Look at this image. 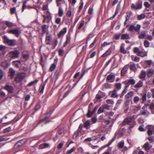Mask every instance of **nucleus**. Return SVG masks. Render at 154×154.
<instances>
[{"mask_svg": "<svg viewBox=\"0 0 154 154\" xmlns=\"http://www.w3.org/2000/svg\"><path fill=\"white\" fill-rule=\"evenodd\" d=\"M97 41V38H94L93 42L89 46V48H93L95 44L96 43Z\"/></svg>", "mask_w": 154, "mask_h": 154, "instance_id": "c03bdc74", "label": "nucleus"}, {"mask_svg": "<svg viewBox=\"0 0 154 154\" xmlns=\"http://www.w3.org/2000/svg\"><path fill=\"white\" fill-rule=\"evenodd\" d=\"M146 75V72L144 70H142L139 75V78L140 79H143L144 80H145Z\"/></svg>", "mask_w": 154, "mask_h": 154, "instance_id": "f3484780", "label": "nucleus"}, {"mask_svg": "<svg viewBox=\"0 0 154 154\" xmlns=\"http://www.w3.org/2000/svg\"><path fill=\"white\" fill-rule=\"evenodd\" d=\"M90 125V120H87L84 124V127L86 129H88V127Z\"/></svg>", "mask_w": 154, "mask_h": 154, "instance_id": "f704fd0d", "label": "nucleus"}, {"mask_svg": "<svg viewBox=\"0 0 154 154\" xmlns=\"http://www.w3.org/2000/svg\"><path fill=\"white\" fill-rule=\"evenodd\" d=\"M112 51L110 48H109L101 56V57H104L110 55L112 53Z\"/></svg>", "mask_w": 154, "mask_h": 154, "instance_id": "5701e85b", "label": "nucleus"}, {"mask_svg": "<svg viewBox=\"0 0 154 154\" xmlns=\"http://www.w3.org/2000/svg\"><path fill=\"white\" fill-rule=\"evenodd\" d=\"M120 50V52L124 54H125L127 53V51L122 46H121Z\"/></svg>", "mask_w": 154, "mask_h": 154, "instance_id": "603ef678", "label": "nucleus"}, {"mask_svg": "<svg viewBox=\"0 0 154 154\" xmlns=\"http://www.w3.org/2000/svg\"><path fill=\"white\" fill-rule=\"evenodd\" d=\"M130 123H135V122L132 117H128L125 119L122 123V125H125L127 124H129Z\"/></svg>", "mask_w": 154, "mask_h": 154, "instance_id": "39448f33", "label": "nucleus"}, {"mask_svg": "<svg viewBox=\"0 0 154 154\" xmlns=\"http://www.w3.org/2000/svg\"><path fill=\"white\" fill-rule=\"evenodd\" d=\"M112 93L111 95V97L112 98H116L118 97L119 95L117 93V91L116 90H114L112 91Z\"/></svg>", "mask_w": 154, "mask_h": 154, "instance_id": "c756f323", "label": "nucleus"}, {"mask_svg": "<svg viewBox=\"0 0 154 154\" xmlns=\"http://www.w3.org/2000/svg\"><path fill=\"white\" fill-rule=\"evenodd\" d=\"M121 35V34L120 33L116 34L114 36L113 38L114 39L118 40L119 39Z\"/></svg>", "mask_w": 154, "mask_h": 154, "instance_id": "5fc2aeb1", "label": "nucleus"}, {"mask_svg": "<svg viewBox=\"0 0 154 154\" xmlns=\"http://www.w3.org/2000/svg\"><path fill=\"white\" fill-rule=\"evenodd\" d=\"M67 31V28L66 27H64L61 30L57 35L58 38H60L61 36H63Z\"/></svg>", "mask_w": 154, "mask_h": 154, "instance_id": "dca6fc26", "label": "nucleus"}, {"mask_svg": "<svg viewBox=\"0 0 154 154\" xmlns=\"http://www.w3.org/2000/svg\"><path fill=\"white\" fill-rule=\"evenodd\" d=\"M124 145V141L123 140L121 141L118 144V146L120 148H123Z\"/></svg>", "mask_w": 154, "mask_h": 154, "instance_id": "09e8293b", "label": "nucleus"}, {"mask_svg": "<svg viewBox=\"0 0 154 154\" xmlns=\"http://www.w3.org/2000/svg\"><path fill=\"white\" fill-rule=\"evenodd\" d=\"M4 42L5 43H7L8 45L11 46H14L16 44V40L13 39H9L6 36L3 37Z\"/></svg>", "mask_w": 154, "mask_h": 154, "instance_id": "f03ea898", "label": "nucleus"}, {"mask_svg": "<svg viewBox=\"0 0 154 154\" xmlns=\"http://www.w3.org/2000/svg\"><path fill=\"white\" fill-rule=\"evenodd\" d=\"M47 28V26L45 24H44L42 26L41 29H42V34H45L46 32Z\"/></svg>", "mask_w": 154, "mask_h": 154, "instance_id": "72a5a7b5", "label": "nucleus"}, {"mask_svg": "<svg viewBox=\"0 0 154 154\" xmlns=\"http://www.w3.org/2000/svg\"><path fill=\"white\" fill-rule=\"evenodd\" d=\"M26 3L27 1H24L23 2L22 7V11H23L26 8H27Z\"/></svg>", "mask_w": 154, "mask_h": 154, "instance_id": "8fccbe9b", "label": "nucleus"}, {"mask_svg": "<svg viewBox=\"0 0 154 154\" xmlns=\"http://www.w3.org/2000/svg\"><path fill=\"white\" fill-rule=\"evenodd\" d=\"M4 88L7 90L9 93H12L14 92V88L12 86L6 85L4 87Z\"/></svg>", "mask_w": 154, "mask_h": 154, "instance_id": "4468645a", "label": "nucleus"}, {"mask_svg": "<svg viewBox=\"0 0 154 154\" xmlns=\"http://www.w3.org/2000/svg\"><path fill=\"white\" fill-rule=\"evenodd\" d=\"M145 17V15L143 14L140 15H138L137 17V19L139 20H141L143 19Z\"/></svg>", "mask_w": 154, "mask_h": 154, "instance_id": "37998d69", "label": "nucleus"}, {"mask_svg": "<svg viewBox=\"0 0 154 154\" xmlns=\"http://www.w3.org/2000/svg\"><path fill=\"white\" fill-rule=\"evenodd\" d=\"M129 103H125L124 104H125V109L124 112V113H127L128 112L129 108Z\"/></svg>", "mask_w": 154, "mask_h": 154, "instance_id": "473e14b6", "label": "nucleus"}, {"mask_svg": "<svg viewBox=\"0 0 154 154\" xmlns=\"http://www.w3.org/2000/svg\"><path fill=\"white\" fill-rule=\"evenodd\" d=\"M85 22L83 20H81L80 22L78 28V29H80L84 25Z\"/></svg>", "mask_w": 154, "mask_h": 154, "instance_id": "79ce46f5", "label": "nucleus"}, {"mask_svg": "<svg viewBox=\"0 0 154 154\" xmlns=\"http://www.w3.org/2000/svg\"><path fill=\"white\" fill-rule=\"evenodd\" d=\"M106 102L107 103V104L110 105L114 104V102L113 100L112 99H108L106 100Z\"/></svg>", "mask_w": 154, "mask_h": 154, "instance_id": "3c124183", "label": "nucleus"}, {"mask_svg": "<svg viewBox=\"0 0 154 154\" xmlns=\"http://www.w3.org/2000/svg\"><path fill=\"white\" fill-rule=\"evenodd\" d=\"M75 147H73L70 149L67 150L66 154H71L75 151Z\"/></svg>", "mask_w": 154, "mask_h": 154, "instance_id": "e433bc0d", "label": "nucleus"}, {"mask_svg": "<svg viewBox=\"0 0 154 154\" xmlns=\"http://www.w3.org/2000/svg\"><path fill=\"white\" fill-rule=\"evenodd\" d=\"M146 35V32L144 31H142L141 32L140 34L138 36L139 38L140 39H143L145 37Z\"/></svg>", "mask_w": 154, "mask_h": 154, "instance_id": "c9c22d12", "label": "nucleus"}, {"mask_svg": "<svg viewBox=\"0 0 154 154\" xmlns=\"http://www.w3.org/2000/svg\"><path fill=\"white\" fill-rule=\"evenodd\" d=\"M128 82L129 84L132 85H134L136 82L133 79H129Z\"/></svg>", "mask_w": 154, "mask_h": 154, "instance_id": "a18cd8bd", "label": "nucleus"}, {"mask_svg": "<svg viewBox=\"0 0 154 154\" xmlns=\"http://www.w3.org/2000/svg\"><path fill=\"white\" fill-rule=\"evenodd\" d=\"M8 33L14 35L16 37H18L19 36L20 31L18 29H13L10 30Z\"/></svg>", "mask_w": 154, "mask_h": 154, "instance_id": "1a4fd4ad", "label": "nucleus"}, {"mask_svg": "<svg viewBox=\"0 0 154 154\" xmlns=\"http://www.w3.org/2000/svg\"><path fill=\"white\" fill-rule=\"evenodd\" d=\"M54 112V110H52L49 112L45 113L43 115L44 118L45 120L49 118L51 114Z\"/></svg>", "mask_w": 154, "mask_h": 154, "instance_id": "6ab92c4d", "label": "nucleus"}, {"mask_svg": "<svg viewBox=\"0 0 154 154\" xmlns=\"http://www.w3.org/2000/svg\"><path fill=\"white\" fill-rule=\"evenodd\" d=\"M154 74L153 70L152 69H149L147 73V76L148 77H150L152 76Z\"/></svg>", "mask_w": 154, "mask_h": 154, "instance_id": "2f4dec72", "label": "nucleus"}, {"mask_svg": "<svg viewBox=\"0 0 154 154\" xmlns=\"http://www.w3.org/2000/svg\"><path fill=\"white\" fill-rule=\"evenodd\" d=\"M19 51L17 50H15L9 52L8 55L11 59H14L17 58L19 56Z\"/></svg>", "mask_w": 154, "mask_h": 154, "instance_id": "20e7f679", "label": "nucleus"}, {"mask_svg": "<svg viewBox=\"0 0 154 154\" xmlns=\"http://www.w3.org/2000/svg\"><path fill=\"white\" fill-rule=\"evenodd\" d=\"M13 64L17 68L19 67V65L20 64V61H14L13 62Z\"/></svg>", "mask_w": 154, "mask_h": 154, "instance_id": "ea45409f", "label": "nucleus"}, {"mask_svg": "<svg viewBox=\"0 0 154 154\" xmlns=\"http://www.w3.org/2000/svg\"><path fill=\"white\" fill-rule=\"evenodd\" d=\"M139 51V49L138 47H134L133 48V52L134 53H138Z\"/></svg>", "mask_w": 154, "mask_h": 154, "instance_id": "774afa93", "label": "nucleus"}, {"mask_svg": "<svg viewBox=\"0 0 154 154\" xmlns=\"http://www.w3.org/2000/svg\"><path fill=\"white\" fill-rule=\"evenodd\" d=\"M74 14L72 13L71 10H68L66 13V16L64 17L65 20H66V22H68L71 18V20L72 19Z\"/></svg>", "mask_w": 154, "mask_h": 154, "instance_id": "423d86ee", "label": "nucleus"}, {"mask_svg": "<svg viewBox=\"0 0 154 154\" xmlns=\"http://www.w3.org/2000/svg\"><path fill=\"white\" fill-rule=\"evenodd\" d=\"M5 24L8 27H12L13 26V24L12 23L8 21L5 22Z\"/></svg>", "mask_w": 154, "mask_h": 154, "instance_id": "49530a36", "label": "nucleus"}, {"mask_svg": "<svg viewBox=\"0 0 154 154\" xmlns=\"http://www.w3.org/2000/svg\"><path fill=\"white\" fill-rule=\"evenodd\" d=\"M119 11V9L118 8L116 7V11L115 12V14L112 17V18H114L115 17V16L118 14Z\"/></svg>", "mask_w": 154, "mask_h": 154, "instance_id": "0e129e2a", "label": "nucleus"}, {"mask_svg": "<svg viewBox=\"0 0 154 154\" xmlns=\"http://www.w3.org/2000/svg\"><path fill=\"white\" fill-rule=\"evenodd\" d=\"M115 75L114 73H111L110 74L108 75L106 78V80L109 81L110 80L112 79H114V80L111 82H113L115 78Z\"/></svg>", "mask_w": 154, "mask_h": 154, "instance_id": "4be33fe9", "label": "nucleus"}, {"mask_svg": "<svg viewBox=\"0 0 154 154\" xmlns=\"http://www.w3.org/2000/svg\"><path fill=\"white\" fill-rule=\"evenodd\" d=\"M137 55L141 57H144L147 56V53L145 51H140L137 54Z\"/></svg>", "mask_w": 154, "mask_h": 154, "instance_id": "b1692460", "label": "nucleus"}, {"mask_svg": "<svg viewBox=\"0 0 154 154\" xmlns=\"http://www.w3.org/2000/svg\"><path fill=\"white\" fill-rule=\"evenodd\" d=\"M141 27L140 25L139 24L136 25V26L131 25L130 26L128 30L130 32H132L134 30L135 32H139Z\"/></svg>", "mask_w": 154, "mask_h": 154, "instance_id": "f257e3e1", "label": "nucleus"}, {"mask_svg": "<svg viewBox=\"0 0 154 154\" xmlns=\"http://www.w3.org/2000/svg\"><path fill=\"white\" fill-rule=\"evenodd\" d=\"M134 95V92L132 91H130L128 92L125 96V103H129L130 102V98H131Z\"/></svg>", "mask_w": 154, "mask_h": 154, "instance_id": "6e6552de", "label": "nucleus"}, {"mask_svg": "<svg viewBox=\"0 0 154 154\" xmlns=\"http://www.w3.org/2000/svg\"><path fill=\"white\" fill-rule=\"evenodd\" d=\"M142 7V2H139L136 4V5L132 4L131 6V8L133 10H137L141 9Z\"/></svg>", "mask_w": 154, "mask_h": 154, "instance_id": "9b49d317", "label": "nucleus"}, {"mask_svg": "<svg viewBox=\"0 0 154 154\" xmlns=\"http://www.w3.org/2000/svg\"><path fill=\"white\" fill-rule=\"evenodd\" d=\"M144 45L145 47L148 48L149 46V43L147 40H145L144 42Z\"/></svg>", "mask_w": 154, "mask_h": 154, "instance_id": "13d9d810", "label": "nucleus"}, {"mask_svg": "<svg viewBox=\"0 0 154 154\" xmlns=\"http://www.w3.org/2000/svg\"><path fill=\"white\" fill-rule=\"evenodd\" d=\"M66 40L65 42L64 43L63 45V47H65L66 45L69 44L70 42V35H67L66 36Z\"/></svg>", "mask_w": 154, "mask_h": 154, "instance_id": "a211bd4d", "label": "nucleus"}, {"mask_svg": "<svg viewBox=\"0 0 154 154\" xmlns=\"http://www.w3.org/2000/svg\"><path fill=\"white\" fill-rule=\"evenodd\" d=\"M64 14V11L63 9L61 7H59V10L58 11V15L59 17H62Z\"/></svg>", "mask_w": 154, "mask_h": 154, "instance_id": "bb28decb", "label": "nucleus"}, {"mask_svg": "<svg viewBox=\"0 0 154 154\" xmlns=\"http://www.w3.org/2000/svg\"><path fill=\"white\" fill-rule=\"evenodd\" d=\"M143 148L146 150H149L152 147V146H150L148 142H146L143 146Z\"/></svg>", "mask_w": 154, "mask_h": 154, "instance_id": "aec40b11", "label": "nucleus"}, {"mask_svg": "<svg viewBox=\"0 0 154 154\" xmlns=\"http://www.w3.org/2000/svg\"><path fill=\"white\" fill-rule=\"evenodd\" d=\"M129 38V36L128 34H124L122 35L121 38L122 40L128 39Z\"/></svg>", "mask_w": 154, "mask_h": 154, "instance_id": "cd10ccee", "label": "nucleus"}, {"mask_svg": "<svg viewBox=\"0 0 154 154\" xmlns=\"http://www.w3.org/2000/svg\"><path fill=\"white\" fill-rule=\"evenodd\" d=\"M43 17L46 19L47 21V22L48 23L50 22V21L51 20L52 18L51 14L48 11L47 12L46 15L45 16L43 15Z\"/></svg>", "mask_w": 154, "mask_h": 154, "instance_id": "2eb2a0df", "label": "nucleus"}, {"mask_svg": "<svg viewBox=\"0 0 154 154\" xmlns=\"http://www.w3.org/2000/svg\"><path fill=\"white\" fill-rule=\"evenodd\" d=\"M94 36V35L93 33H90L88 37H87V39H86V44H88V42L90 40L91 38H92Z\"/></svg>", "mask_w": 154, "mask_h": 154, "instance_id": "4c0bfd02", "label": "nucleus"}, {"mask_svg": "<svg viewBox=\"0 0 154 154\" xmlns=\"http://www.w3.org/2000/svg\"><path fill=\"white\" fill-rule=\"evenodd\" d=\"M1 65L2 67L6 68L8 66H9V64L8 62L6 61H4L2 63Z\"/></svg>", "mask_w": 154, "mask_h": 154, "instance_id": "58836bf2", "label": "nucleus"}, {"mask_svg": "<svg viewBox=\"0 0 154 154\" xmlns=\"http://www.w3.org/2000/svg\"><path fill=\"white\" fill-rule=\"evenodd\" d=\"M119 11V9L118 8L116 7V11L115 12V14L112 17V18H114L115 17V16L118 14Z\"/></svg>", "mask_w": 154, "mask_h": 154, "instance_id": "69168bd1", "label": "nucleus"}, {"mask_svg": "<svg viewBox=\"0 0 154 154\" xmlns=\"http://www.w3.org/2000/svg\"><path fill=\"white\" fill-rule=\"evenodd\" d=\"M26 139H23L17 141L15 144L14 147L16 148H18L24 144L26 142Z\"/></svg>", "mask_w": 154, "mask_h": 154, "instance_id": "0eeeda50", "label": "nucleus"}, {"mask_svg": "<svg viewBox=\"0 0 154 154\" xmlns=\"http://www.w3.org/2000/svg\"><path fill=\"white\" fill-rule=\"evenodd\" d=\"M112 43V42L109 43H107L106 42H104L103 44H101L100 48H102V50H103V47H105L106 46L109 45Z\"/></svg>", "mask_w": 154, "mask_h": 154, "instance_id": "a19ab883", "label": "nucleus"}, {"mask_svg": "<svg viewBox=\"0 0 154 154\" xmlns=\"http://www.w3.org/2000/svg\"><path fill=\"white\" fill-rule=\"evenodd\" d=\"M139 100L140 98L138 97L137 96H135L134 98V102L135 103H137Z\"/></svg>", "mask_w": 154, "mask_h": 154, "instance_id": "e2e57ef3", "label": "nucleus"}, {"mask_svg": "<svg viewBox=\"0 0 154 154\" xmlns=\"http://www.w3.org/2000/svg\"><path fill=\"white\" fill-rule=\"evenodd\" d=\"M116 88L118 90L120 89L122 87V85L120 83H116L115 85Z\"/></svg>", "mask_w": 154, "mask_h": 154, "instance_id": "864d4df0", "label": "nucleus"}, {"mask_svg": "<svg viewBox=\"0 0 154 154\" xmlns=\"http://www.w3.org/2000/svg\"><path fill=\"white\" fill-rule=\"evenodd\" d=\"M38 82V80H35L34 81H32L29 83L27 85V86L28 87H30L32 85L34 84H36Z\"/></svg>", "mask_w": 154, "mask_h": 154, "instance_id": "de8ad7c7", "label": "nucleus"}, {"mask_svg": "<svg viewBox=\"0 0 154 154\" xmlns=\"http://www.w3.org/2000/svg\"><path fill=\"white\" fill-rule=\"evenodd\" d=\"M111 106V105L107 104H105L102 105V106L103 107L104 109H106L108 110L109 109V108Z\"/></svg>", "mask_w": 154, "mask_h": 154, "instance_id": "6e6d98bb", "label": "nucleus"}, {"mask_svg": "<svg viewBox=\"0 0 154 154\" xmlns=\"http://www.w3.org/2000/svg\"><path fill=\"white\" fill-rule=\"evenodd\" d=\"M129 67V64H128L125 65L122 68L121 71V76H123L125 75V73L127 72Z\"/></svg>", "mask_w": 154, "mask_h": 154, "instance_id": "ddd939ff", "label": "nucleus"}, {"mask_svg": "<svg viewBox=\"0 0 154 154\" xmlns=\"http://www.w3.org/2000/svg\"><path fill=\"white\" fill-rule=\"evenodd\" d=\"M45 42L48 45H51L52 44V38L51 35H46Z\"/></svg>", "mask_w": 154, "mask_h": 154, "instance_id": "9d476101", "label": "nucleus"}, {"mask_svg": "<svg viewBox=\"0 0 154 154\" xmlns=\"http://www.w3.org/2000/svg\"><path fill=\"white\" fill-rule=\"evenodd\" d=\"M15 71L13 69L11 68L9 69L8 75L12 78L15 75Z\"/></svg>", "mask_w": 154, "mask_h": 154, "instance_id": "a878e982", "label": "nucleus"}, {"mask_svg": "<svg viewBox=\"0 0 154 154\" xmlns=\"http://www.w3.org/2000/svg\"><path fill=\"white\" fill-rule=\"evenodd\" d=\"M143 82L141 80H140L139 82L135 85L134 87L139 88L143 86Z\"/></svg>", "mask_w": 154, "mask_h": 154, "instance_id": "c85d7f7f", "label": "nucleus"}, {"mask_svg": "<svg viewBox=\"0 0 154 154\" xmlns=\"http://www.w3.org/2000/svg\"><path fill=\"white\" fill-rule=\"evenodd\" d=\"M23 59L25 60H27L28 58L29 55V54H23L22 55Z\"/></svg>", "mask_w": 154, "mask_h": 154, "instance_id": "bf43d9fd", "label": "nucleus"}, {"mask_svg": "<svg viewBox=\"0 0 154 154\" xmlns=\"http://www.w3.org/2000/svg\"><path fill=\"white\" fill-rule=\"evenodd\" d=\"M112 88V85L107 83H105L103 84L102 87V89L103 90L104 89H110Z\"/></svg>", "mask_w": 154, "mask_h": 154, "instance_id": "412c9836", "label": "nucleus"}, {"mask_svg": "<svg viewBox=\"0 0 154 154\" xmlns=\"http://www.w3.org/2000/svg\"><path fill=\"white\" fill-rule=\"evenodd\" d=\"M83 5H84V3L83 2H82L81 3V5H80L79 6V8L78 10V13L80 12L81 10L82 9L83 6Z\"/></svg>", "mask_w": 154, "mask_h": 154, "instance_id": "052dcab7", "label": "nucleus"}, {"mask_svg": "<svg viewBox=\"0 0 154 154\" xmlns=\"http://www.w3.org/2000/svg\"><path fill=\"white\" fill-rule=\"evenodd\" d=\"M147 139L149 141L150 143H152L154 142V137H149Z\"/></svg>", "mask_w": 154, "mask_h": 154, "instance_id": "680f3d73", "label": "nucleus"}, {"mask_svg": "<svg viewBox=\"0 0 154 154\" xmlns=\"http://www.w3.org/2000/svg\"><path fill=\"white\" fill-rule=\"evenodd\" d=\"M129 67L130 69L133 71H135L137 69L135 64L133 62L129 65Z\"/></svg>", "mask_w": 154, "mask_h": 154, "instance_id": "393cba45", "label": "nucleus"}, {"mask_svg": "<svg viewBox=\"0 0 154 154\" xmlns=\"http://www.w3.org/2000/svg\"><path fill=\"white\" fill-rule=\"evenodd\" d=\"M104 108L102 106L101 107H100L98 111H97V114H100L103 112L104 111Z\"/></svg>", "mask_w": 154, "mask_h": 154, "instance_id": "4d7b16f0", "label": "nucleus"}, {"mask_svg": "<svg viewBox=\"0 0 154 154\" xmlns=\"http://www.w3.org/2000/svg\"><path fill=\"white\" fill-rule=\"evenodd\" d=\"M131 60L132 61L135 62H138L140 60V58L137 56L134 57V55L131 56Z\"/></svg>", "mask_w": 154, "mask_h": 154, "instance_id": "7c9ffc66", "label": "nucleus"}, {"mask_svg": "<svg viewBox=\"0 0 154 154\" xmlns=\"http://www.w3.org/2000/svg\"><path fill=\"white\" fill-rule=\"evenodd\" d=\"M11 127H8L4 129V132L5 133L10 132L11 130Z\"/></svg>", "mask_w": 154, "mask_h": 154, "instance_id": "338daca9", "label": "nucleus"}, {"mask_svg": "<svg viewBox=\"0 0 154 154\" xmlns=\"http://www.w3.org/2000/svg\"><path fill=\"white\" fill-rule=\"evenodd\" d=\"M57 59H55L54 60V63L52 64L50 67L49 71L50 72H52L54 70L57 66Z\"/></svg>", "mask_w": 154, "mask_h": 154, "instance_id": "f8f14e48", "label": "nucleus"}, {"mask_svg": "<svg viewBox=\"0 0 154 154\" xmlns=\"http://www.w3.org/2000/svg\"><path fill=\"white\" fill-rule=\"evenodd\" d=\"M26 76V74L24 72H20L17 75L15 78V81L17 82H22Z\"/></svg>", "mask_w": 154, "mask_h": 154, "instance_id": "7ed1b4c3", "label": "nucleus"}]
</instances>
